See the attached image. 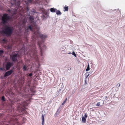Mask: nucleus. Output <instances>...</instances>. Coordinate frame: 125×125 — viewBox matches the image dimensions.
<instances>
[{"mask_svg": "<svg viewBox=\"0 0 125 125\" xmlns=\"http://www.w3.org/2000/svg\"><path fill=\"white\" fill-rule=\"evenodd\" d=\"M12 72L13 71L11 70L6 72L5 74L4 75V77H5L10 75L12 73Z\"/></svg>", "mask_w": 125, "mask_h": 125, "instance_id": "nucleus-8", "label": "nucleus"}, {"mask_svg": "<svg viewBox=\"0 0 125 125\" xmlns=\"http://www.w3.org/2000/svg\"><path fill=\"white\" fill-rule=\"evenodd\" d=\"M90 70V68H89V65L88 64L87 66V69H86V71H87L89 70Z\"/></svg>", "mask_w": 125, "mask_h": 125, "instance_id": "nucleus-23", "label": "nucleus"}, {"mask_svg": "<svg viewBox=\"0 0 125 125\" xmlns=\"http://www.w3.org/2000/svg\"><path fill=\"white\" fill-rule=\"evenodd\" d=\"M33 74L32 73H30L29 75V76L31 78L32 77Z\"/></svg>", "mask_w": 125, "mask_h": 125, "instance_id": "nucleus-29", "label": "nucleus"}, {"mask_svg": "<svg viewBox=\"0 0 125 125\" xmlns=\"http://www.w3.org/2000/svg\"><path fill=\"white\" fill-rule=\"evenodd\" d=\"M11 1H13V2L12 3H13L14 4L17 5L18 6H19L20 4V1H18L16 3V0H11Z\"/></svg>", "mask_w": 125, "mask_h": 125, "instance_id": "nucleus-9", "label": "nucleus"}, {"mask_svg": "<svg viewBox=\"0 0 125 125\" xmlns=\"http://www.w3.org/2000/svg\"><path fill=\"white\" fill-rule=\"evenodd\" d=\"M56 9L54 8H51L50 9V10L52 12H54L56 11Z\"/></svg>", "mask_w": 125, "mask_h": 125, "instance_id": "nucleus-15", "label": "nucleus"}, {"mask_svg": "<svg viewBox=\"0 0 125 125\" xmlns=\"http://www.w3.org/2000/svg\"><path fill=\"white\" fill-rule=\"evenodd\" d=\"M11 94L12 95H14V94L12 92H11Z\"/></svg>", "mask_w": 125, "mask_h": 125, "instance_id": "nucleus-34", "label": "nucleus"}, {"mask_svg": "<svg viewBox=\"0 0 125 125\" xmlns=\"http://www.w3.org/2000/svg\"><path fill=\"white\" fill-rule=\"evenodd\" d=\"M56 12L57 15H61V12L59 10H57L56 11Z\"/></svg>", "mask_w": 125, "mask_h": 125, "instance_id": "nucleus-19", "label": "nucleus"}, {"mask_svg": "<svg viewBox=\"0 0 125 125\" xmlns=\"http://www.w3.org/2000/svg\"><path fill=\"white\" fill-rule=\"evenodd\" d=\"M34 27L32 26L31 25L29 26H28L26 28V30H30V31H32L33 29L34 28Z\"/></svg>", "mask_w": 125, "mask_h": 125, "instance_id": "nucleus-11", "label": "nucleus"}, {"mask_svg": "<svg viewBox=\"0 0 125 125\" xmlns=\"http://www.w3.org/2000/svg\"><path fill=\"white\" fill-rule=\"evenodd\" d=\"M45 15L46 16V17H45V16L43 14V19H44L45 18H47V15L46 14Z\"/></svg>", "mask_w": 125, "mask_h": 125, "instance_id": "nucleus-25", "label": "nucleus"}, {"mask_svg": "<svg viewBox=\"0 0 125 125\" xmlns=\"http://www.w3.org/2000/svg\"><path fill=\"white\" fill-rule=\"evenodd\" d=\"M118 84H117V85H116V86H117V85H118Z\"/></svg>", "mask_w": 125, "mask_h": 125, "instance_id": "nucleus-38", "label": "nucleus"}, {"mask_svg": "<svg viewBox=\"0 0 125 125\" xmlns=\"http://www.w3.org/2000/svg\"><path fill=\"white\" fill-rule=\"evenodd\" d=\"M12 47V45H9L7 46V48L8 49H11Z\"/></svg>", "mask_w": 125, "mask_h": 125, "instance_id": "nucleus-20", "label": "nucleus"}, {"mask_svg": "<svg viewBox=\"0 0 125 125\" xmlns=\"http://www.w3.org/2000/svg\"><path fill=\"white\" fill-rule=\"evenodd\" d=\"M28 104V103L26 101H24L21 104H20L19 106L20 108H21L22 112H25L26 108H24V107L27 106Z\"/></svg>", "mask_w": 125, "mask_h": 125, "instance_id": "nucleus-5", "label": "nucleus"}, {"mask_svg": "<svg viewBox=\"0 0 125 125\" xmlns=\"http://www.w3.org/2000/svg\"><path fill=\"white\" fill-rule=\"evenodd\" d=\"M13 31V30L12 27L6 26L4 28L2 32L6 36H10L12 33Z\"/></svg>", "mask_w": 125, "mask_h": 125, "instance_id": "nucleus-2", "label": "nucleus"}, {"mask_svg": "<svg viewBox=\"0 0 125 125\" xmlns=\"http://www.w3.org/2000/svg\"><path fill=\"white\" fill-rule=\"evenodd\" d=\"M64 8V11H68V7L67 6H65Z\"/></svg>", "mask_w": 125, "mask_h": 125, "instance_id": "nucleus-17", "label": "nucleus"}, {"mask_svg": "<svg viewBox=\"0 0 125 125\" xmlns=\"http://www.w3.org/2000/svg\"><path fill=\"white\" fill-rule=\"evenodd\" d=\"M1 100L2 101H5V100L4 96H3L1 98Z\"/></svg>", "mask_w": 125, "mask_h": 125, "instance_id": "nucleus-22", "label": "nucleus"}, {"mask_svg": "<svg viewBox=\"0 0 125 125\" xmlns=\"http://www.w3.org/2000/svg\"><path fill=\"white\" fill-rule=\"evenodd\" d=\"M4 52V51L3 50H0V56Z\"/></svg>", "mask_w": 125, "mask_h": 125, "instance_id": "nucleus-24", "label": "nucleus"}, {"mask_svg": "<svg viewBox=\"0 0 125 125\" xmlns=\"http://www.w3.org/2000/svg\"><path fill=\"white\" fill-rule=\"evenodd\" d=\"M2 42H3L4 43H6L7 42V40H6L5 39H3L2 41Z\"/></svg>", "mask_w": 125, "mask_h": 125, "instance_id": "nucleus-21", "label": "nucleus"}, {"mask_svg": "<svg viewBox=\"0 0 125 125\" xmlns=\"http://www.w3.org/2000/svg\"><path fill=\"white\" fill-rule=\"evenodd\" d=\"M85 74L86 75V78L89 75V72H87Z\"/></svg>", "mask_w": 125, "mask_h": 125, "instance_id": "nucleus-26", "label": "nucleus"}, {"mask_svg": "<svg viewBox=\"0 0 125 125\" xmlns=\"http://www.w3.org/2000/svg\"><path fill=\"white\" fill-rule=\"evenodd\" d=\"M28 1L29 3H31L32 2V0H28Z\"/></svg>", "mask_w": 125, "mask_h": 125, "instance_id": "nucleus-30", "label": "nucleus"}, {"mask_svg": "<svg viewBox=\"0 0 125 125\" xmlns=\"http://www.w3.org/2000/svg\"><path fill=\"white\" fill-rule=\"evenodd\" d=\"M18 57V54H14L11 55L10 56V57L13 62H15L17 60Z\"/></svg>", "mask_w": 125, "mask_h": 125, "instance_id": "nucleus-6", "label": "nucleus"}, {"mask_svg": "<svg viewBox=\"0 0 125 125\" xmlns=\"http://www.w3.org/2000/svg\"><path fill=\"white\" fill-rule=\"evenodd\" d=\"M10 120L9 123H7L6 124L7 125H16L15 123L17 120V119L16 116L14 115H10Z\"/></svg>", "mask_w": 125, "mask_h": 125, "instance_id": "nucleus-3", "label": "nucleus"}, {"mask_svg": "<svg viewBox=\"0 0 125 125\" xmlns=\"http://www.w3.org/2000/svg\"><path fill=\"white\" fill-rule=\"evenodd\" d=\"M11 19L10 17L6 13L3 14L1 20L3 24H5L8 22V21Z\"/></svg>", "mask_w": 125, "mask_h": 125, "instance_id": "nucleus-4", "label": "nucleus"}, {"mask_svg": "<svg viewBox=\"0 0 125 125\" xmlns=\"http://www.w3.org/2000/svg\"><path fill=\"white\" fill-rule=\"evenodd\" d=\"M29 19L30 21H32L34 20V18L33 16H31L29 17Z\"/></svg>", "mask_w": 125, "mask_h": 125, "instance_id": "nucleus-16", "label": "nucleus"}, {"mask_svg": "<svg viewBox=\"0 0 125 125\" xmlns=\"http://www.w3.org/2000/svg\"><path fill=\"white\" fill-rule=\"evenodd\" d=\"M72 54L73 55H74L75 57H76V54L75 53V52H73V53H72Z\"/></svg>", "mask_w": 125, "mask_h": 125, "instance_id": "nucleus-27", "label": "nucleus"}, {"mask_svg": "<svg viewBox=\"0 0 125 125\" xmlns=\"http://www.w3.org/2000/svg\"><path fill=\"white\" fill-rule=\"evenodd\" d=\"M66 102L65 101H64L63 102V103H62V105H64V104L65 103H66Z\"/></svg>", "mask_w": 125, "mask_h": 125, "instance_id": "nucleus-31", "label": "nucleus"}, {"mask_svg": "<svg viewBox=\"0 0 125 125\" xmlns=\"http://www.w3.org/2000/svg\"><path fill=\"white\" fill-rule=\"evenodd\" d=\"M7 11L10 13H11L12 15H13L16 14V10H15L13 11H12V10H11L10 9H8L7 10Z\"/></svg>", "mask_w": 125, "mask_h": 125, "instance_id": "nucleus-10", "label": "nucleus"}, {"mask_svg": "<svg viewBox=\"0 0 125 125\" xmlns=\"http://www.w3.org/2000/svg\"><path fill=\"white\" fill-rule=\"evenodd\" d=\"M23 69L24 71H26L28 69L26 65H23Z\"/></svg>", "mask_w": 125, "mask_h": 125, "instance_id": "nucleus-14", "label": "nucleus"}, {"mask_svg": "<svg viewBox=\"0 0 125 125\" xmlns=\"http://www.w3.org/2000/svg\"><path fill=\"white\" fill-rule=\"evenodd\" d=\"M0 70H3V69L2 68H0Z\"/></svg>", "mask_w": 125, "mask_h": 125, "instance_id": "nucleus-36", "label": "nucleus"}, {"mask_svg": "<svg viewBox=\"0 0 125 125\" xmlns=\"http://www.w3.org/2000/svg\"><path fill=\"white\" fill-rule=\"evenodd\" d=\"M67 97L66 98L65 100L64 101H65L66 102V101H67Z\"/></svg>", "mask_w": 125, "mask_h": 125, "instance_id": "nucleus-33", "label": "nucleus"}, {"mask_svg": "<svg viewBox=\"0 0 125 125\" xmlns=\"http://www.w3.org/2000/svg\"><path fill=\"white\" fill-rule=\"evenodd\" d=\"M44 115H42V125H44Z\"/></svg>", "mask_w": 125, "mask_h": 125, "instance_id": "nucleus-13", "label": "nucleus"}, {"mask_svg": "<svg viewBox=\"0 0 125 125\" xmlns=\"http://www.w3.org/2000/svg\"><path fill=\"white\" fill-rule=\"evenodd\" d=\"M97 106H100V102H98L96 104Z\"/></svg>", "mask_w": 125, "mask_h": 125, "instance_id": "nucleus-28", "label": "nucleus"}, {"mask_svg": "<svg viewBox=\"0 0 125 125\" xmlns=\"http://www.w3.org/2000/svg\"><path fill=\"white\" fill-rule=\"evenodd\" d=\"M27 22V20L25 19H24L21 21L22 24L23 26H25Z\"/></svg>", "mask_w": 125, "mask_h": 125, "instance_id": "nucleus-12", "label": "nucleus"}, {"mask_svg": "<svg viewBox=\"0 0 125 125\" xmlns=\"http://www.w3.org/2000/svg\"><path fill=\"white\" fill-rule=\"evenodd\" d=\"M82 121L83 123H84L86 121V119L85 117H82Z\"/></svg>", "mask_w": 125, "mask_h": 125, "instance_id": "nucleus-18", "label": "nucleus"}, {"mask_svg": "<svg viewBox=\"0 0 125 125\" xmlns=\"http://www.w3.org/2000/svg\"><path fill=\"white\" fill-rule=\"evenodd\" d=\"M84 116L85 117V118H86L87 117V115L86 114H85V115H84Z\"/></svg>", "mask_w": 125, "mask_h": 125, "instance_id": "nucleus-32", "label": "nucleus"}, {"mask_svg": "<svg viewBox=\"0 0 125 125\" xmlns=\"http://www.w3.org/2000/svg\"><path fill=\"white\" fill-rule=\"evenodd\" d=\"M68 54H71V52H70L68 53Z\"/></svg>", "mask_w": 125, "mask_h": 125, "instance_id": "nucleus-37", "label": "nucleus"}, {"mask_svg": "<svg viewBox=\"0 0 125 125\" xmlns=\"http://www.w3.org/2000/svg\"><path fill=\"white\" fill-rule=\"evenodd\" d=\"M39 28L36 26H35V28L34 29V33L32 37V41L33 42V44L31 45L32 47L28 52V53L30 55H33L35 56L36 55L37 51L35 49V41L36 40V39L40 37L42 40H43L47 37L46 35H44L41 34L39 31ZM44 42V41L43 40L41 42L39 41L38 42V45L40 49V52L41 56H42V50L45 49L46 48L45 46L42 44V43Z\"/></svg>", "mask_w": 125, "mask_h": 125, "instance_id": "nucleus-1", "label": "nucleus"}, {"mask_svg": "<svg viewBox=\"0 0 125 125\" xmlns=\"http://www.w3.org/2000/svg\"><path fill=\"white\" fill-rule=\"evenodd\" d=\"M12 63L10 62H7L6 65V69L7 70H8L12 66Z\"/></svg>", "mask_w": 125, "mask_h": 125, "instance_id": "nucleus-7", "label": "nucleus"}, {"mask_svg": "<svg viewBox=\"0 0 125 125\" xmlns=\"http://www.w3.org/2000/svg\"><path fill=\"white\" fill-rule=\"evenodd\" d=\"M120 84H119V85H118V87H119V86H120Z\"/></svg>", "mask_w": 125, "mask_h": 125, "instance_id": "nucleus-35", "label": "nucleus"}]
</instances>
